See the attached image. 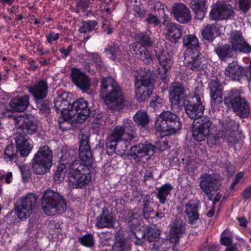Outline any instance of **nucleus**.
Here are the masks:
<instances>
[{"instance_id":"obj_1","label":"nucleus","mask_w":251,"mask_h":251,"mask_svg":"<svg viewBox=\"0 0 251 251\" xmlns=\"http://www.w3.org/2000/svg\"><path fill=\"white\" fill-rule=\"evenodd\" d=\"M79 156L80 160H75L70 153H65L61 157V162L54 175V180L59 183L62 181L67 172L70 185L73 188H82L91 180L90 169L92 166L93 158L89 145V136L82 134L80 138Z\"/></svg>"},{"instance_id":"obj_2","label":"nucleus","mask_w":251,"mask_h":251,"mask_svg":"<svg viewBox=\"0 0 251 251\" xmlns=\"http://www.w3.org/2000/svg\"><path fill=\"white\" fill-rule=\"evenodd\" d=\"M100 96L108 110L118 111L125 106L124 92L118 82L108 76L100 81Z\"/></svg>"},{"instance_id":"obj_3","label":"nucleus","mask_w":251,"mask_h":251,"mask_svg":"<svg viewBox=\"0 0 251 251\" xmlns=\"http://www.w3.org/2000/svg\"><path fill=\"white\" fill-rule=\"evenodd\" d=\"M41 206L44 214L50 216L61 214L67 209L64 197L57 192L50 189L43 193Z\"/></svg>"},{"instance_id":"obj_4","label":"nucleus","mask_w":251,"mask_h":251,"mask_svg":"<svg viewBox=\"0 0 251 251\" xmlns=\"http://www.w3.org/2000/svg\"><path fill=\"white\" fill-rule=\"evenodd\" d=\"M155 73L153 70L145 68L135 77V92L138 101H146L152 93Z\"/></svg>"},{"instance_id":"obj_5","label":"nucleus","mask_w":251,"mask_h":251,"mask_svg":"<svg viewBox=\"0 0 251 251\" xmlns=\"http://www.w3.org/2000/svg\"><path fill=\"white\" fill-rule=\"evenodd\" d=\"M154 127L157 132L166 136L179 130L181 124L179 117L175 113L170 111H164L157 117Z\"/></svg>"},{"instance_id":"obj_6","label":"nucleus","mask_w":251,"mask_h":251,"mask_svg":"<svg viewBox=\"0 0 251 251\" xmlns=\"http://www.w3.org/2000/svg\"><path fill=\"white\" fill-rule=\"evenodd\" d=\"M52 151L48 146L39 148L32 159V168L34 173L44 175L49 172L53 165Z\"/></svg>"},{"instance_id":"obj_7","label":"nucleus","mask_w":251,"mask_h":251,"mask_svg":"<svg viewBox=\"0 0 251 251\" xmlns=\"http://www.w3.org/2000/svg\"><path fill=\"white\" fill-rule=\"evenodd\" d=\"M224 102L228 108L232 109L241 118H246L250 114L249 104L244 98L241 97L237 89L229 91L224 98Z\"/></svg>"},{"instance_id":"obj_8","label":"nucleus","mask_w":251,"mask_h":251,"mask_svg":"<svg viewBox=\"0 0 251 251\" xmlns=\"http://www.w3.org/2000/svg\"><path fill=\"white\" fill-rule=\"evenodd\" d=\"M169 101L174 113H177L184 108L187 101L186 89L184 84L179 82L170 84L169 88Z\"/></svg>"},{"instance_id":"obj_9","label":"nucleus","mask_w":251,"mask_h":251,"mask_svg":"<svg viewBox=\"0 0 251 251\" xmlns=\"http://www.w3.org/2000/svg\"><path fill=\"white\" fill-rule=\"evenodd\" d=\"M222 184V179L218 174H204L200 177V187L207 197L208 200L212 201V192L217 191Z\"/></svg>"},{"instance_id":"obj_10","label":"nucleus","mask_w":251,"mask_h":251,"mask_svg":"<svg viewBox=\"0 0 251 251\" xmlns=\"http://www.w3.org/2000/svg\"><path fill=\"white\" fill-rule=\"evenodd\" d=\"M36 194L29 193L21 198L15 205V211L17 217L22 220H26L31 214L37 202Z\"/></svg>"},{"instance_id":"obj_11","label":"nucleus","mask_w":251,"mask_h":251,"mask_svg":"<svg viewBox=\"0 0 251 251\" xmlns=\"http://www.w3.org/2000/svg\"><path fill=\"white\" fill-rule=\"evenodd\" d=\"M91 113L88 102L83 98L77 99L72 103L69 119L76 115L77 121L81 123L89 117Z\"/></svg>"},{"instance_id":"obj_12","label":"nucleus","mask_w":251,"mask_h":251,"mask_svg":"<svg viewBox=\"0 0 251 251\" xmlns=\"http://www.w3.org/2000/svg\"><path fill=\"white\" fill-rule=\"evenodd\" d=\"M199 50H187L184 54V62L185 66L193 71L203 70L206 64V60L200 57Z\"/></svg>"},{"instance_id":"obj_13","label":"nucleus","mask_w":251,"mask_h":251,"mask_svg":"<svg viewBox=\"0 0 251 251\" xmlns=\"http://www.w3.org/2000/svg\"><path fill=\"white\" fill-rule=\"evenodd\" d=\"M200 204V201L195 198L182 205L188 223L194 227H197V222L200 220L199 208Z\"/></svg>"},{"instance_id":"obj_14","label":"nucleus","mask_w":251,"mask_h":251,"mask_svg":"<svg viewBox=\"0 0 251 251\" xmlns=\"http://www.w3.org/2000/svg\"><path fill=\"white\" fill-rule=\"evenodd\" d=\"M72 95L64 92L54 100V107L57 113H60L64 121L69 120V113L71 108Z\"/></svg>"},{"instance_id":"obj_15","label":"nucleus","mask_w":251,"mask_h":251,"mask_svg":"<svg viewBox=\"0 0 251 251\" xmlns=\"http://www.w3.org/2000/svg\"><path fill=\"white\" fill-rule=\"evenodd\" d=\"M197 123L198 125L193 126V136L196 140L200 142L204 140L209 135L212 122L209 117L203 116L199 120Z\"/></svg>"},{"instance_id":"obj_16","label":"nucleus","mask_w":251,"mask_h":251,"mask_svg":"<svg viewBox=\"0 0 251 251\" xmlns=\"http://www.w3.org/2000/svg\"><path fill=\"white\" fill-rule=\"evenodd\" d=\"M234 14L231 5L219 2L212 6L209 16L213 20H226L233 17Z\"/></svg>"},{"instance_id":"obj_17","label":"nucleus","mask_w":251,"mask_h":251,"mask_svg":"<svg viewBox=\"0 0 251 251\" xmlns=\"http://www.w3.org/2000/svg\"><path fill=\"white\" fill-rule=\"evenodd\" d=\"M155 149V147L151 143H139L130 148V155L136 162H140L143 157L152 155Z\"/></svg>"},{"instance_id":"obj_18","label":"nucleus","mask_w":251,"mask_h":251,"mask_svg":"<svg viewBox=\"0 0 251 251\" xmlns=\"http://www.w3.org/2000/svg\"><path fill=\"white\" fill-rule=\"evenodd\" d=\"M14 123L17 128L22 130V133L32 134L36 132L38 126L27 114L20 115L14 117Z\"/></svg>"},{"instance_id":"obj_19","label":"nucleus","mask_w":251,"mask_h":251,"mask_svg":"<svg viewBox=\"0 0 251 251\" xmlns=\"http://www.w3.org/2000/svg\"><path fill=\"white\" fill-rule=\"evenodd\" d=\"M228 39L230 45L234 47L237 52L245 53L251 52V46L245 40L241 31H231Z\"/></svg>"},{"instance_id":"obj_20","label":"nucleus","mask_w":251,"mask_h":251,"mask_svg":"<svg viewBox=\"0 0 251 251\" xmlns=\"http://www.w3.org/2000/svg\"><path fill=\"white\" fill-rule=\"evenodd\" d=\"M194 98L196 100V103L187 100L185 103V111L188 117L194 120L198 119L201 117L204 110V106L202 104L201 99L198 94L195 95Z\"/></svg>"},{"instance_id":"obj_21","label":"nucleus","mask_w":251,"mask_h":251,"mask_svg":"<svg viewBox=\"0 0 251 251\" xmlns=\"http://www.w3.org/2000/svg\"><path fill=\"white\" fill-rule=\"evenodd\" d=\"M115 218L107 207L101 209L100 214L96 219L95 226L98 228H114Z\"/></svg>"},{"instance_id":"obj_22","label":"nucleus","mask_w":251,"mask_h":251,"mask_svg":"<svg viewBox=\"0 0 251 251\" xmlns=\"http://www.w3.org/2000/svg\"><path fill=\"white\" fill-rule=\"evenodd\" d=\"M174 19L179 23L187 24L192 20L191 11L182 3H175L172 7Z\"/></svg>"},{"instance_id":"obj_23","label":"nucleus","mask_w":251,"mask_h":251,"mask_svg":"<svg viewBox=\"0 0 251 251\" xmlns=\"http://www.w3.org/2000/svg\"><path fill=\"white\" fill-rule=\"evenodd\" d=\"M186 224L180 218H176L172 222L169 229V238L176 245L178 243L180 238L185 233Z\"/></svg>"},{"instance_id":"obj_24","label":"nucleus","mask_w":251,"mask_h":251,"mask_svg":"<svg viewBox=\"0 0 251 251\" xmlns=\"http://www.w3.org/2000/svg\"><path fill=\"white\" fill-rule=\"evenodd\" d=\"M16 146L21 156L25 157L28 155L33 148L32 142L24 134L20 132L14 135Z\"/></svg>"},{"instance_id":"obj_25","label":"nucleus","mask_w":251,"mask_h":251,"mask_svg":"<svg viewBox=\"0 0 251 251\" xmlns=\"http://www.w3.org/2000/svg\"><path fill=\"white\" fill-rule=\"evenodd\" d=\"M70 76L73 84L82 91L88 90L90 87V80L85 73L78 68H73Z\"/></svg>"},{"instance_id":"obj_26","label":"nucleus","mask_w":251,"mask_h":251,"mask_svg":"<svg viewBox=\"0 0 251 251\" xmlns=\"http://www.w3.org/2000/svg\"><path fill=\"white\" fill-rule=\"evenodd\" d=\"M208 88L210 90L211 105L215 108L222 101L223 85L221 81L216 78L210 81L208 84Z\"/></svg>"},{"instance_id":"obj_27","label":"nucleus","mask_w":251,"mask_h":251,"mask_svg":"<svg viewBox=\"0 0 251 251\" xmlns=\"http://www.w3.org/2000/svg\"><path fill=\"white\" fill-rule=\"evenodd\" d=\"M28 91L32 95L34 100L44 99L48 93V84L44 79L37 80L33 84L27 87Z\"/></svg>"},{"instance_id":"obj_28","label":"nucleus","mask_w":251,"mask_h":251,"mask_svg":"<svg viewBox=\"0 0 251 251\" xmlns=\"http://www.w3.org/2000/svg\"><path fill=\"white\" fill-rule=\"evenodd\" d=\"M131 52L136 55L137 58L142 61L145 64H151L153 63V59L149 51L141 46L137 42L132 43L129 46Z\"/></svg>"},{"instance_id":"obj_29","label":"nucleus","mask_w":251,"mask_h":251,"mask_svg":"<svg viewBox=\"0 0 251 251\" xmlns=\"http://www.w3.org/2000/svg\"><path fill=\"white\" fill-rule=\"evenodd\" d=\"M29 105V96L27 95L18 96L9 102L12 110L16 112H24Z\"/></svg>"},{"instance_id":"obj_30","label":"nucleus","mask_w":251,"mask_h":251,"mask_svg":"<svg viewBox=\"0 0 251 251\" xmlns=\"http://www.w3.org/2000/svg\"><path fill=\"white\" fill-rule=\"evenodd\" d=\"M155 55L159 61L161 69H163V73L166 74L173 64L170 53L166 50L159 49L155 50Z\"/></svg>"},{"instance_id":"obj_31","label":"nucleus","mask_w":251,"mask_h":251,"mask_svg":"<svg viewBox=\"0 0 251 251\" xmlns=\"http://www.w3.org/2000/svg\"><path fill=\"white\" fill-rule=\"evenodd\" d=\"M214 51L219 58L225 62L229 58H233L237 52L234 47L228 44L218 45L215 48Z\"/></svg>"},{"instance_id":"obj_32","label":"nucleus","mask_w":251,"mask_h":251,"mask_svg":"<svg viewBox=\"0 0 251 251\" xmlns=\"http://www.w3.org/2000/svg\"><path fill=\"white\" fill-rule=\"evenodd\" d=\"M181 25L171 22L166 24V30L167 31L168 39L172 43H176L182 35Z\"/></svg>"},{"instance_id":"obj_33","label":"nucleus","mask_w":251,"mask_h":251,"mask_svg":"<svg viewBox=\"0 0 251 251\" xmlns=\"http://www.w3.org/2000/svg\"><path fill=\"white\" fill-rule=\"evenodd\" d=\"M190 7L194 13L196 18L201 20L204 18L207 8L205 0H191Z\"/></svg>"},{"instance_id":"obj_34","label":"nucleus","mask_w":251,"mask_h":251,"mask_svg":"<svg viewBox=\"0 0 251 251\" xmlns=\"http://www.w3.org/2000/svg\"><path fill=\"white\" fill-rule=\"evenodd\" d=\"M225 74L229 78L238 80L240 76L244 75V70L236 61H232L226 68Z\"/></svg>"},{"instance_id":"obj_35","label":"nucleus","mask_w":251,"mask_h":251,"mask_svg":"<svg viewBox=\"0 0 251 251\" xmlns=\"http://www.w3.org/2000/svg\"><path fill=\"white\" fill-rule=\"evenodd\" d=\"M176 245L170 240L160 238L152 244L151 251H177Z\"/></svg>"},{"instance_id":"obj_36","label":"nucleus","mask_w":251,"mask_h":251,"mask_svg":"<svg viewBox=\"0 0 251 251\" xmlns=\"http://www.w3.org/2000/svg\"><path fill=\"white\" fill-rule=\"evenodd\" d=\"M123 220L128 224L130 229H133L140 225V216L137 212L127 210L125 211Z\"/></svg>"},{"instance_id":"obj_37","label":"nucleus","mask_w":251,"mask_h":251,"mask_svg":"<svg viewBox=\"0 0 251 251\" xmlns=\"http://www.w3.org/2000/svg\"><path fill=\"white\" fill-rule=\"evenodd\" d=\"M105 51L109 55V57L112 60L115 61L116 60L120 61L124 58L125 55L122 53L117 44L111 43L105 48Z\"/></svg>"},{"instance_id":"obj_38","label":"nucleus","mask_w":251,"mask_h":251,"mask_svg":"<svg viewBox=\"0 0 251 251\" xmlns=\"http://www.w3.org/2000/svg\"><path fill=\"white\" fill-rule=\"evenodd\" d=\"M134 122L140 128L147 129L149 125V117L144 110H139L133 117Z\"/></svg>"},{"instance_id":"obj_39","label":"nucleus","mask_w":251,"mask_h":251,"mask_svg":"<svg viewBox=\"0 0 251 251\" xmlns=\"http://www.w3.org/2000/svg\"><path fill=\"white\" fill-rule=\"evenodd\" d=\"M125 136H127V141H131L135 137L136 128L135 125L131 120L124 119L123 125L121 126Z\"/></svg>"},{"instance_id":"obj_40","label":"nucleus","mask_w":251,"mask_h":251,"mask_svg":"<svg viewBox=\"0 0 251 251\" xmlns=\"http://www.w3.org/2000/svg\"><path fill=\"white\" fill-rule=\"evenodd\" d=\"M135 39L138 43L146 49L152 47L154 45V40L146 32L136 34Z\"/></svg>"},{"instance_id":"obj_41","label":"nucleus","mask_w":251,"mask_h":251,"mask_svg":"<svg viewBox=\"0 0 251 251\" xmlns=\"http://www.w3.org/2000/svg\"><path fill=\"white\" fill-rule=\"evenodd\" d=\"M173 188V186L168 183H165L159 188H157L156 196L161 204H164L166 202L167 197L171 195Z\"/></svg>"},{"instance_id":"obj_42","label":"nucleus","mask_w":251,"mask_h":251,"mask_svg":"<svg viewBox=\"0 0 251 251\" xmlns=\"http://www.w3.org/2000/svg\"><path fill=\"white\" fill-rule=\"evenodd\" d=\"M183 43L187 50H198L199 48L198 39L193 34L185 35L183 38Z\"/></svg>"},{"instance_id":"obj_43","label":"nucleus","mask_w":251,"mask_h":251,"mask_svg":"<svg viewBox=\"0 0 251 251\" xmlns=\"http://www.w3.org/2000/svg\"><path fill=\"white\" fill-rule=\"evenodd\" d=\"M217 32L218 29L215 25H207L202 30L201 35L204 39L212 42Z\"/></svg>"},{"instance_id":"obj_44","label":"nucleus","mask_w":251,"mask_h":251,"mask_svg":"<svg viewBox=\"0 0 251 251\" xmlns=\"http://www.w3.org/2000/svg\"><path fill=\"white\" fill-rule=\"evenodd\" d=\"M18 149L13 144L9 145L5 149L3 157L7 161L16 162L18 159Z\"/></svg>"},{"instance_id":"obj_45","label":"nucleus","mask_w":251,"mask_h":251,"mask_svg":"<svg viewBox=\"0 0 251 251\" xmlns=\"http://www.w3.org/2000/svg\"><path fill=\"white\" fill-rule=\"evenodd\" d=\"M81 25L78 29L80 33H86L92 31L98 25V23L96 20L81 21Z\"/></svg>"},{"instance_id":"obj_46","label":"nucleus","mask_w":251,"mask_h":251,"mask_svg":"<svg viewBox=\"0 0 251 251\" xmlns=\"http://www.w3.org/2000/svg\"><path fill=\"white\" fill-rule=\"evenodd\" d=\"M125 134L121 126H115L109 136L111 140H114L119 143L123 140L127 141V137H125Z\"/></svg>"},{"instance_id":"obj_47","label":"nucleus","mask_w":251,"mask_h":251,"mask_svg":"<svg viewBox=\"0 0 251 251\" xmlns=\"http://www.w3.org/2000/svg\"><path fill=\"white\" fill-rule=\"evenodd\" d=\"M161 233V230L156 226L147 227L146 236L147 240L149 242H155L158 238Z\"/></svg>"},{"instance_id":"obj_48","label":"nucleus","mask_w":251,"mask_h":251,"mask_svg":"<svg viewBox=\"0 0 251 251\" xmlns=\"http://www.w3.org/2000/svg\"><path fill=\"white\" fill-rule=\"evenodd\" d=\"M88 60L95 63L98 70H100L104 68V63L99 54L96 52H88L87 54Z\"/></svg>"},{"instance_id":"obj_49","label":"nucleus","mask_w":251,"mask_h":251,"mask_svg":"<svg viewBox=\"0 0 251 251\" xmlns=\"http://www.w3.org/2000/svg\"><path fill=\"white\" fill-rule=\"evenodd\" d=\"M34 101L41 113L42 114L50 113V103L48 100L44 99L36 100Z\"/></svg>"},{"instance_id":"obj_50","label":"nucleus","mask_w":251,"mask_h":251,"mask_svg":"<svg viewBox=\"0 0 251 251\" xmlns=\"http://www.w3.org/2000/svg\"><path fill=\"white\" fill-rule=\"evenodd\" d=\"M119 142L111 140L110 138L108 137L106 142V146L107 147V153L109 155H112L114 153L119 154L120 150L117 149V145Z\"/></svg>"},{"instance_id":"obj_51","label":"nucleus","mask_w":251,"mask_h":251,"mask_svg":"<svg viewBox=\"0 0 251 251\" xmlns=\"http://www.w3.org/2000/svg\"><path fill=\"white\" fill-rule=\"evenodd\" d=\"M78 241L83 245L91 248L94 246L95 239L93 234L89 233L84 236L78 237Z\"/></svg>"},{"instance_id":"obj_52","label":"nucleus","mask_w":251,"mask_h":251,"mask_svg":"<svg viewBox=\"0 0 251 251\" xmlns=\"http://www.w3.org/2000/svg\"><path fill=\"white\" fill-rule=\"evenodd\" d=\"M232 235L230 231L227 229L225 230L221 235L220 244L228 247L232 244Z\"/></svg>"},{"instance_id":"obj_53","label":"nucleus","mask_w":251,"mask_h":251,"mask_svg":"<svg viewBox=\"0 0 251 251\" xmlns=\"http://www.w3.org/2000/svg\"><path fill=\"white\" fill-rule=\"evenodd\" d=\"M134 237L132 240L136 245H141L144 242V240L146 236V232L144 230L138 229L135 231L131 230Z\"/></svg>"},{"instance_id":"obj_54","label":"nucleus","mask_w":251,"mask_h":251,"mask_svg":"<svg viewBox=\"0 0 251 251\" xmlns=\"http://www.w3.org/2000/svg\"><path fill=\"white\" fill-rule=\"evenodd\" d=\"M22 179L24 182H27L31 177L30 166L27 164L19 165Z\"/></svg>"},{"instance_id":"obj_55","label":"nucleus","mask_w":251,"mask_h":251,"mask_svg":"<svg viewBox=\"0 0 251 251\" xmlns=\"http://www.w3.org/2000/svg\"><path fill=\"white\" fill-rule=\"evenodd\" d=\"M168 214V209L163 205H158L157 210L155 212L154 218L156 220L164 219Z\"/></svg>"},{"instance_id":"obj_56","label":"nucleus","mask_w":251,"mask_h":251,"mask_svg":"<svg viewBox=\"0 0 251 251\" xmlns=\"http://www.w3.org/2000/svg\"><path fill=\"white\" fill-rule=\"evenodd\" d=\"M163 102V100L158 96L155 95L152 97L150 101V106L154 109H158L161 107Z\"/></svg>"},{"instance_id":"obj_57","label":"nucleus","mask_w":251,"mask_h":251,"mask_svg":"<svg viewBox=\"0 0 251 251\" xmlns=\"http://www.w3.org/2000/svg\"><path fill=\"white\" fill-rule=\"evenodd\" d=\"M238 7L243 13H246L251 6V0H238Z\"/></svg>"},{"instance_id":"obj_58","label":"nucleus","mask_w":251,"mask_h":251,"mask_svg":"<svg viewBox=\"0 0 251 251\" xmlns=\"http://www.w3.org/2000/svg\"><path fill=\"white\" fill-rule=\"evenodd\" d=\"M115 248H118V251H126L128 248V246L126 243L125 238L119 237L117 239V242L115 244Z\"/></svg>"},{"instance_id":"obj_59","label":"nucleus","mask_w":251,"mask_h":251,"mask_svg":"<svg viewBox=\"0 0 251 251\" xmlns=\"http://www.w3.org/2000/svg\"><path fill=\"white\" fill-rule=\"evenodd\" d=\"M154 214L153 208L151 206L143 208L142 215L145 219L149 220L150 219H154Z\"/></svg>"},{"instance_id":"obj_60","label":"nucleus","mask_w":251,"mask_h":251,"mask_svg":"<svg viewBox=\"0 0 251 251\" xmlns=\"http://www.w3.org/2000/svg\"><path fill=\"white\" fill-rule=\"evenodd\" d=\"M12 111L11 108H9L6 105H3L1 109V114L5 117L10 118L14 122V117H17L16 116L12 114Z\"/></svg>"},{"instance_id":"obj_61","label":"nucleus","mask_w":251,"mask_h":251,"mask_svg":"<svg viewBox=\"0 0 251 251\" xmlns=\"http://www.w3.org/2000/svg\"><path fill=\"white\" fill-rule=\"evenodd\" d=\"M146 21L149 24H153L154 25L157 26L160 23V20L156 15L153 14H149L146 19Z\"/></svg>"},{"instance_id":"obj_62","label":"nucleus","mask_w":251,"mask_h":251,"mask_svg":"<svg viewBox=\"0 0 251 251\" xmlns=\"http://www.w3.org/2000/svg\"><path fill=\"white\" fill-rule=\"evenodd\" d=\"M143 201H142V203H143V208L148 207L151 206V200L152 198L151 197V196L149 194H147L144 196H142Z\"/></svg>"},{"instance_id":"obj_63","label":"nucleus","mask_w":251,"mask_h":251,"mask_svg":"<svg viewBox=\"0 0 251 251\" xmlns=\"http://www.w3.org/2000/svg\"><path fill=\"white\" fill-rule=\"evenodd\" d=\"M46 37L47 39V41L49 43H51L53 41H56L59 39V34H54L53 32L50 31L49 33L46 34Z\"/></svg>"},{"instance_id":"obj_64","label":"nucleus","mask_w":251,"mask_h":251,"mask_svg":"<svg viewBox=\"0 0 251 251\" xmlns=\"http://www.w3.org/2000/svg\"><path fill=\"white\" fill-rule=\"evenodd\" d=\"M72 50V45H69L67 49H65L64 48H60L59 49V51L61 53L62 58H66L70 54Z\"/></svg>"}]
</instances>
